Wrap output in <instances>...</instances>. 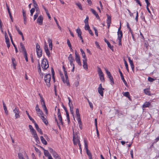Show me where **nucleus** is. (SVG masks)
Here are the masks:
<instances>
[{
    "label": "nucleus",
    "instance_id": "39448f33",
    "mask_svg": "<svg viewBox=\"0 0 159 159\" xmlns=\"http://www.w3.org/2000/svg\"><path fill=\"white\" fill-rule=\"evenodd\" d=\"M75 60L78 64L79 66H81L82 64L80 61V57L79 56V54L77 52L76 50H75Z\"/></svg>",
    "mask_w": 159,
    "mask_h": 159
},
{
    "label": "nucleus",
    "instance_id": "72a5a7b5",
    "mask_svg": "<svg viewBox=\"0 0 159 159\" xmlns=\"http://www.w3.org/2000/svg\"><path fill=\"white\" fill-rule=\"evenodd\" d=\"M68 60L70 61H74V60L73 57L72 56V55L71 54H70L69 55V56H68Z\"/></svg>",
    "mask_w": 159,
    "mask_h": 159
},
{
    "label": "nucleus",
    "instance_id": "ddd939ff",
    "mask_svg": "<svg viewBox=\"0 0 159 159\" xmlns=\"http://www.w3.org/2000/svg\"><path fill=\"white\" fill-rule=\"evenodd\" d=\"M20 46L22 52L23 54L27 53V52L25 47L22 43H20Z\"/></svg>",
    "mask_w": 159,
    "mask_h": 159
},
{
    "label": "nucleus",
    "instance_id": "79ce46f5",
    "mask_svg": "<svg viewBox=\"0 0 159 159\" xmlns=\"http://www.w3.org/2000/svg\"><path fill=\"white\" fill-rule=\"evenodd\" d=\"M86 150V152L87 154L89 156V157H92V155L91 152H90V151H89V149L87 150Z\"/></svg>",
    "mask_w": 159,
    "mask_h": 159
},
{
    "label": "nucleus",
    "instance_id": "8fccbe9b",
    "mask_svg": "<svg viewBox=\"0 0 159 159\" xmlns=\"http://www.w3.org/2000/svg\"><path fill=\"white\" fill-rule=\"evenodd\" d=\"M85 29L86 30H90V27L89 26V24H85Z\"/></svg>",
    "mask_w": 159,
    "mask_h": 159
},
{
    "label": "nucleus",
    "instance_id": "338daca9",
    "mask_svg": "<svg viewBox=\"0 0 159 159\" xmlns=\"http://www.w3.org/2000/svg\"><path fill=\"white\" fill-rule=\"evenodd\" d=\"M130 153L131 156V157L132 159L134 158L133 157V151L132 150H131L130 152Z\"/></svg>",
    "mask_w": 159,
    "mask_h": 159
},
{
    "label": "nucleus",
    "instance_id": "473e14b6",
    "mask_svg": "<svg viewBox=\"0 0 159 159\" xmlns=\"http://www.w3.org/2000/svg\"><path fill=\"white\" fill-rule=\"evenodd\" d=\"M64 74H65V77L66 78V80L65 81V82H66V83L68 85H69V82L68 78L67 72H66V73H65Z\"/></svg>",
    "mask_w": 159,
    "mask_h": 159
},
{
    "label": "nucleus",
    "instance_id": "1a4fd4ad",
    "mask_svg": "<svg viewBox=\"0 0 159 159\" xmlns=\"http://www.w3.org/2000/svg\"><path fill=\"white\" fill-rule=\"evenodd\" d=\"M43 16L42 15H40L37 19V22L39 25H41L43 24Z\"/></svg>",
    "mask_w": 159,
    "mask_h": 159
},
{
    "label": "nucleus",
    "instance_id": "13d9d810",
    "mask_svg": "<svg viewBox=\"0 0 159 159\" xmlns=\"http://www.w3.org/2000/svg\"><path fill=\"white\" fill-rule=\"evenodd\" d=\"M68 98L69 100V103H68V105L69 106V107L71 106V102H72L71 101V99H70V98L68 97Z\"/></svg>",
    "mask_w": 159,
    "mask_h": 159
},
{
    "label": "nucleus",
    "instance_id": "37998d69",
    "mask_svg": "<svg viewBox=\"0 0 159 159\" xmlns=\"http://www.w3.org/2000/svg\"><path fill=\"white\" fill-rule=\"evenodd\" d=\"M60 76L61 77V79H62V80L63 82L64 83H66L65 81V80L64 78V77L63 76V74L62 73L60 72Z\"/></svg>",
    "mask_w": 159,
    "mask_h": 159
},
{
    "label": "nucleus",
    "instance_id": "393cba45",
    "mask_svg": "<svg viewBox=\"0 0 159 159\" xmlns=\"http://www.w3.org/2000/svg\"><path fill=\"white\" fill-rule=\"evenodd\" d=\"M80 51L81 53L82 56L84 58V59H87L85 53L83 50L82 48H80Z\"/></svg>",
    "mask_w": 159,
    "mask_h": 159
},
{
    "label": "nucleus",
    "instance_id": "f257e3e1",
    "mask_svg": "<svg viewBox=\"0 0 159 159\" xmlns=\"http://www.w3.org/2000/svg\"><path fill=\"white\" fill-rule=\"evenodd\" d=\"M51 79V75L50 74H48L44 76V81L46 83L47 86L49 88L50 86V80Z\"/></svg>",
    "mask_w": 159,
    "mask_h": 159
},
{
    "label": "nucleus",
    "instance_id": "dca6fc26",
    "mask_svg": "<svg viewBox=\"0 0 159 159\" xmlns=\"http://www.w3.org/2000/svg\"><path fill=\"white\" fill-rule=\"evenodd\" d=\"M105 42L107 44L108 47L112 51H113V46H111L110 43L105 38L104 39Z\"/></svg>",
    "mask_w": 159,
    "mask_h": 159
},
{
    "label": "nucleus",
    "instance_id": "cd10ccee",
    "mask_svg": "<svg viewBox=\"0 0 159 159\" xmlns=\"http://www.w3.org/2000/svg\"><path fill=\"white\" fill-rule=\"evenodd\" d=\"M78 123L79 124V126L80 127V128L82 129V122L81 121V119H77Z\"/></svg>",
    "mask_w": 159,
    "mask_h": 159
},
{
    "label": "nucleus",
    "instance_id": "69168bd1",
    "mask_svg": "<svg viewBox=\"0 0 159 159\" xmlns=\"http://www.w3.org/2000/svg\"><path fill=\"white\" fill-rule=\"evenodd\" d=\"M29 127L30 129V132L32 131H33L34 130V129L33 128L32 126L31 125H29Z\"/></svg>",
    "mask_w": 159,
    "mask_h": 159
},
{
    "label": "nucleus",
    "instance_id": "c85d7f7f",
    "mask_svg": "<svg viewBox=\"0 0 159 159\" xmlns=\"http://www.w3.org/2000/svg\"><path fill=\"white\" fill-rule=\"evenodd\" d=\"M76 33H77L78 36L81 35L82 32L81 31L80 29L79 28L76 30Z\"/></svg>",
    "mask_w": 159,
    "mask_h": 159
},
{
    "label": "nucleus",
    "instance_id": "412c9836",
    "mask_svg": "<svg viewBox=\"0 0 159 159\" xmlns=\"http://www.w3.org/2000/svg\"><path fill=\"white\" fill-rule=\"evenodd\" d=\"M76 114L77 117V119H80V115L79 113V110L78 108L76 109Z\"/></svg>",
    "mask_w": 159,
    "mask_h": 159
},
{
    "label": "nucleus",
    "instance_id": "052dcab7",
    "mask_svg": "<svg viewBox=\"0 0 159 159\" xmlns=\"http://www.w3.org/2000/svg\"><path fill=\"white\" fill-rule=\"evenodd\" d=\"M45 52L46 54H47V55L48 57H49L50 56V52L49 50H47L45 51Z\"/></svg>",
    "mask_w": 159,
    "mask_h": 159
},
{
    "label": "nucleus",
    "instance_id": "4be33fe9",
    "mask_svg": "<svg viewBox=\"0 0 159 159\" xmlns=\"http://www.w3.org/2000/svg\"><path fill=\"white\" fill-rule=\"evenodd\" d=\"M38 71L40 75H43V73L41 72V68L40 67V64L39 63V61H38Z\"/></svg>",
    "mask_w": 159,
    "mask_h": 159
},
{
    "label": "nucleus",
    "instance_id": "680f3d73",
    "mask_svg": "<svg viewBox=\"0 0 159 159\" xmlns=\"http://www.w3.org/2000/svg\"><path fill=\"white\" fill-rule=\"evenodd\" d=\"M43 121L44 123L45 124H46V125H48V121L45 118V119H44V120H43Z\"/></svg>",
    "mask_w": 159,
    "mask_h": 159
},
{
    "label": "nucleus",
    "instance_id": "6e6d98bb",
    "mask_svg": "<svg viewBox=\"0 0 159 159\" xmlns=\"http://www.w3.org/2000/svg\"><path fill=\"white\" fill-rule=\"evenodd\" d=\"M155 80L154 79L150 77H148V80L150 82H152Z\"/></svg>",
    "mask_w": 159,
    "mask_h": 159
},
{
    "label": "nucleus",
    "instance_id": "a878e982",
    "mask_svg": "<svg viewBox=\"0 0 159 159\" xmlns=\"http://www.w3.org/2000/svg\"><path fill=\"white\" fill-rule=\"evenodd\" d=\"M26 113L28 115V116L29 117L30 120H31L33 123H35V122L34 121V120L30 116L28 112L27 111H26Z\"/></svg>",
    "mask_w": 159,
    "mask_h": 159
},
{
    "label": "nucleus",
    "instance_id": "a19ab883",
    "mask_svg": "<svg viewBox=\"0 0 159 159\" xmlns=\"http://www.w3.org/2000/svg\"><path fill=\"white\" fill-rule=\"evenodd\" d=\"M79 147L80 149V153L82 154V148L81 147V145L80 143V139H77Z\"/></svg>",
    "mask_w": 159,
    "mask_h": 159
},
{
    "label": "nucleus",
    "instance_id": "c9c22d12",
    "mask_svg": "<svg viewBox=\"0 0 159 159\" xmlns=\"http://www.w3.org/2000/svg\"><path fill=\"white\" fill-rule=\"evenodd\" d=\"M5 39L6 40V43H8L10 42L9 41V39L8 37V36L6 32H5Z\"/></svg>",
    "mask_w": 159,
    "mask_h": 159
},
{
    "label": "nucleus",
    "instance_id": "774afa93",
    "mask_svg": "<svg viewBox=\"0 0 159 159\" xmlns=\"http://www.w3.org/2000/svg\"><path fill=\"white\" fill-rule=\"evenodd\" d=\"M67 45H68V47H69V46L70 47V46H71V43H70V41L69 39H67Z\"/></svg>",
    "mask_w": 159,
    "mask_h": 159
},
{
    "label": "nucleus",
    "instance_id": "e433bc0d",
    "mask_svg": "<svg viewBox=\"0 0 159 159\" xmlns=\"http://www.w3.org/2000/svg\"><path fill=\"white\" fill-rule=\"evenodd\" d=\"M150 105V103L149 102H146L143 105V107H147L149 106Z\"/></svg>",
    "mask_w": 159,
    "mask_h": 159
},
{
    "label": "nucleus",
    "instance_id": "4d7b16f0",
    "mask_svg": "<svg viewBox=\"0 0 159 159\" xmlns=\"http://www.w3.org/2000/svg\"><path fill=\"white\" fill-rule=\"evenodd\" d=\"M98 73L99 75L102 74L103 73L101 68L99 67H98Z\"/></svg>",
    "mask_w": 159,
    "mask_h": 159
},
{
    "label": "nucleus",
    "instance_id": "c03bdc74",
    "mask_svg": "<svg viewBox=\"0 0 159 159\" xmlns=\"http://www.w3.org/2000/svg\"><path fill=\"white\" fill-rule=\"evenodd\" d=\"M124 63L126 69L128 72H129V70L128 68V66L127 62L125 60Z\"/></svg>",
    "mask_w": 159,
    "mask_h": 159
},
{
    "label": "nucleus",
    "instance_id": "58836bf2",
    "mask_svg": "<svg viewBox=\"0 0 159 159\" xmlns=\"http://www.w3.org/2000/svg\"><path fill=\"white\" fill-rule=\"evenodd\" d=\"M70 113L71 114H72L73 115L74 114V110H73V108L74 107L73 106L72 104V102H71V106L70 107Z\"/></svg>",
    "mask_w": 159,
    "mask_h": 159
},
{
    "label": "nucleus",
    "instance_id": "4c0bfd02",
    "mask_svg": "<svg viewBox=\"0 0 159 159\" xmlns=\"http://www.w3.org/2000/svg\"><path fill=\"white\" fill-rule=\"evenodd\" d=\"M75 5L78 6V7L80 10L82 11L83 10V9L82 6L80 3H76Z\"/></svg>",
    "mask_w": 159,
    "mask_h": 159
},
{
    "label": "nucleus",
    "instance_id": "bb28decb",
    "mask_svg": "<svg viewBox=\"0 0 159 159\" xmlns=\"http://www.w3.org/2000/svg\"><path fill=\"white\" fill-rule=\"evenodd\" d=\"M48 42L49 43V45L50 48L51 50H52V41L51 39H48Z\"/></svg>",
    "mask_w": 159,
    "mask_h": 159
},
{
    "label": "nucleus",
    "instance_id": "f704fd0d",
    "mask_svg": "<svg viewBox=\"0 0 159 159\" xmlns=\"http://www.w3.org/2000/svg\"><path fill=\"white\" fill-rule=\"evenodd\" d=\"M100 77V79L102 82H104L105 81V79L104 76L103 74H102L99 75Z\"/></svg>",
    "mask_w": 159,
    "mask_h": 159
},
{
    "label": "nucleus",
    "instance_id": "2f4dec72",
    "mask_svg": "<svg viewBox=\"0 0 159 159\" xmlns=\"http://www.w3.org/2000/svg\"><path fill=\"white\" fill-rule=\"evenodd\" d=\"M40 139L44 145H46L47 144V142L46 140L44 139L43 136H41L40 137Z\"/></svg>",
    "mask_w": 159,
    "mask_h": 159
},
{
    "label": "nucleus",
    "instance_id": "7c9ffc66",
    "mask_svg": "<svg viewBox=\"0 0 159 159\" xmlns=\"http://www.w3.org/2000/svg\"><path fill=\"white\" fill-rule=\"evenodd\" d=\"M144 93L147 95H150V92L149 91V89H144Z\"/></svg>",
    "mask_w": 159,
    "mask_h": 159
},
{
    "label": "nucleus",
    "instance_id": "e2e57ef3",
    "mask_svg": "<svg viewBox=\"0 0 159 159\" xmlns=\"http://www.w3.org/2000/svg\"><path fill=\"white\" fill-rule=\"evenodd\" d=\"M43 110L44 111H45V113L46 114H48V109L46 107H43Z\"/></svg>",
    "mask_w": 159,
    "mask_h": 159
},
{
    "label": "nucleus",
    "instance_id": "6e6552de",
    "mask_svg": "<svg viewBox=\"0 0 159 159\" xmlns=\"http://www.w3.org/2000/svg\"><path fill=\"white\" fill-rule=\"evenodd\" d=\"M104 90V89L102 88V84H100L99 85L98 91V92L99 93V94L102 97H103V91Z\"/></svg>",
    "mask_w": 159,
    "mask_h": 159
},
{
    "label": "nucleus",
    "instance_id": "6ab92c4d",
    "mask_svg": "<svg viewBox=\"0 0 159 159\" xmlns=\"http://www.w3.org/2000/svg\"><path fill=\"white\" fill-rule=\"evenodd\" d=\"M95 124L96 128V130L97 132V135L98 137H99V133L98 132V129L97 128V119H95Z\"/></svg>",
    "mask_w": 159,
    "mask_h": 159
},
{
    "label": "nucleus",
    "instance_id": "4468645a",
    "mask_svg": "<svg viewBox=\"0 0 159 159\" xmlns=\"http://www.w3.org/2000/svg\"><path fill=\"white\" fill-rule=\"evenodd\" d=\"M34 124L37 130L41 134H43V132L41 129L40 128H39L38 124L35 122V123H34Z\"/></svg>",
    "mask_w": 159,
    "mask_h": 159
},
{
    "label": "nucleus",
    "instance_id": "7ed1b4c3",
    "mask_svg": "<svg viewBox=\"0 0 159 159\" xmlns=\"http://www.w3.org/2000/svg\"><path fill=\"white\" fill-rule=\"evenodd\" d=\"M105 71L108 78L110 80L111 84H114V80L110 72L107 69H105Z\"/></svg>",
    "mask_w": 159,
    "mask_h": 159
},
{
    "label": "nucleus",
    "instance_id": "0eeeda50",
    "mask_svg": "<svg viewBox=\"0 0 159 159\" xmlns=\"http://www.w3.org/2000/svg\"><path fill=\"white\" fill-rule=\"evenodd\" d=\"M35 110L37 112V114L39 116H42L43 114V111L39 108V105L38 104H37L35 107Z\"/></svg>",
    "mask_w": 159,
    "mask_h": 159
},
{
    "label": "nucleus",
    "instance_id": "f3484780",
    "mask_svg": "<svg viewBox=\"0 0 159 159\" xmlns=\"http://www.w3.org/2000/svg\"><path fill=\"white\" fill-rule=\"evenodd\" d=\"M90 11L92 12L95 16L96 17L98 18H99V16L95 11L92 8L90 9Z\"/></svg>",
    "mask_w": 159,
    "mask_h": 159
},
{
    "label": "nucleus",
    "instance_id": "de8ad7c7",
    "mask_svg": "<svg viewBox=\"0 0 159 159\" xmlns=\"http://www.w3.org/2000/svg\"><path fill=\"white\" fill-rule=\"evenodd\" d=\"M84 143L85 148L86 150L89 149L87 141L85 139L84 140Z\"/></svg>",
    "mask_w": 159,
    "mask_h": 159
},
{
    "label": "nucleus",
    "instance_id": "423d86ee",
    "mask_svg": "<svg viewBox=\"0 0 159 159\" xmlns=\"http://www.w3.org/2000/svg\"><path fill=\"white\" fill-rule=\"evenodd\" d=\"M73 141L74 144L75 145H76L77 142L76 141H75V139L76 140H77L78 139H80V138L78 137V133L77 132H76L75 134L74 133V131L73 129Z\"/></svg>",
    "mask_w": 159,
    "mask_h": 159
},
{
    "label": "nucleus",
    "instance_id": "b1692460",
    "mask_svg": "<svg viewBox=\"0 0 159 159\" xmlns=\"http://www.w3.org/2000/svg\"><path fill=\"white\" fill-rule=\"evenodd\" d=\"M117 35H118V38H120L122 39L123 36L122 32V31H118L117 32Z\"/></svg>",
    "mask_w": 159,
    "mask_h": 159
},
{
    "label": "nucleus",
    "instance_id": "bf43d9fd",
    "mask_svg": "<svg viewBox=\"0 0 159 159\" xmlns=\"http://www.w3.org/2000/svg\"><path fill=\"white\" fill-rule=\"evenodd\" d=\"M24 55V56L25 57V60L26 61H28V59L27 57V53H25L24 54H23Z\"/></svg>",
    "mask_w": 159,
    "mask_h": 159
},
{
    "label": "nucleus",
    "instance_id": "9b49d317",
    "mask_svg": "<svg viewBox=\"0 0 159 159\" xmlns=\"http://www.w3.org/2000/svg\"><path fill=\"white\" fill-rule=\"evenodd\" d=\"M58 117L59 120L60 121V122L61 123L62 125H63V122L62 120V117L61 116V112L60 111V109L59 108L58 110L57 113Z\"/></svg>",
    "mask_w": 159,
    "mask_h": 159
},
{
    "label": "nucleus",
    "instance_id": "9d476101",
    "mask_svg": "<svg viewBox=\"0 0 159 159\" xmlns=\"http://www.w3.org/2000/svg\"><path fill=\"white\" fill-rule=\"evenodd\" d=\"M107 28H109L110 26L111 22V17L108 14H107Z\"/></svg>",
    "mask_w": 159,
    "mask_h": 159
},
{
    "label": "nucleus",
    "instance_id": "f8f14e48",
    "mask_svg": "<svg viewBox=\"0 0 159 159\" xmlns=\"http://www.w3.org/2000/svg\"><path fill=\"white\" fill-rule=\"evenodd\" d=\"M119 73L120 74V77L121 78V80H122L123 82L124 83V84L125 85V86L126 87H127L128 85H127V82H126V81L125 80V79L124 78V76H123V74L122 73V72L121 71H120V69H119Z\"/></svg>",
    "mask_w": 159,
    "mask_h": 159
},
{
    "label": "nucleus",
    "instance_id": "0e129e2a",
    "mask_svg": "<svg viewBox=\"0 0 159 159\" xmlns=\"http://www.w3.org/2000/svg\"><path fill=\"white\" fill-rule=\"evenodd\" d=\"M43 110L44 111H45V113L46 114H48V109L46 107H43Z\"/></svg>",
    "mask_w": 159,
    "mask_h": 159
},
{
    "label": "nucleus",
    "instance_id": "a211bd4d",
    "mask_svg": "<svg viewBox=\"0 0 159 159\" xmlns=\"http://www.w3.org/2000/svg\"><path fill=\"white\" fill-rule=\"evenodd\" d=\"M11 60L12 63V65L13 66L14 68L15 69H16V60L14 58L12 57L11 58Z\"/></svg>",
    "mask_w": 159,
    "mask_h": 159
},
{
    "label": "nucleus",
    "instance_id": "c756f323",
    "mask_svg": "<svg viewBox=\"0 0 159 159\" xmlns=\"http://www.w3.org/2000/svg\"><path fill=\"white\" fill-rule=\"evenodd\" d=\"M42 50L40 48L39 45L38 43H37L36 46V50L37 53H38V51Z\"/></svg>",
    "mask_w": 159,
    "mask_h": 159
},
{
    "label": "nucleus",
    "instance_id": "49530a36",
    "mask_svg": "<svg viewBox=\"0 0 159 159\" xmlns=\"http://www.w3.org/2000/svg\"><path fill=\"white\" fill-rule=\"evenodd\" d=\"M56 23V24L57 25V26H58V27L59 29H60V30H61V27L60 26V25H59V24H58V23L57 21V19H56V18H55V17H54V18Z\"/></svg>",
    "mask_w": 159,
    "mask_h": 159
},
{
    "label": "nucleus",
    "instance_id": "3c124183",
    "mask_svg": "<svg viewBox=\"0 0 159 159\" xmlns=\"http://www.w3.org/2000/svg\"><path fill=\"white\" fill-rule=\"evenodd\" d=\"M88 20L89 17L88 16H87L86 18L84 21V22L85 23V24H88Z\"/></svg>",
    "mask_w": 159,
    "mask_h": 159
},
{
    "label": "nucleus",
    "instance_id": "20e7f679",
    "mask_svg": "<svg viewBox=\"0 0 159 159\" xmlns=\"http://www.w3.org/2000/svg\"><path fill=\"white\" fill-rule=\"evenodd\" d=\"M13 112L15 114V119H16L20 117V111L18 108L16 107L14 109H13Z\"/></svg>",
    "mask_w": 159,
    "mask_h": 159
},
{
    "label": "nucleus",
    "instance_id": "ea45409f",
    "mask_svg": "<svg viewBox=\"0 0 159 159\" xmlns=\"http://www.w3.org/2000/svg\"><path fill=\"white\" fill-rule=\"evenodd\" d=\"M37 55L39 58L41 57L42 55V50L38 51V53H37Z\"/></svg>",
    "mask_w": 159,
    "mask_h": 159
},
{
    "label": "nucleus",
    "instance_id": "aec40b11",
    "mask_svg": "<svg viewBox=\"0 0 159 159\" xmlns=\"http://www.w3.org/2000/svg\"><path fill=\"white\" fill-rule=\"evenodd\" d=\"M2 103H3V105L4 109L5 111V112L6 114V115H7L8 114V112L6 104H5L4 102V101H2Z\"/></svg>",
    "mask_w": 159,
    "mask_h": 159
},
{
    "label": "nucleus",
    "instance_id": "a18cd8bd",
    "mask_svg": "<svg viewBox=\"0 0 159 159\" xmlns=\"http://www.w3.org/2000/svg\"><path fill=\"white\" fill-rule=\"evenodd\" d=\"M44 153L45 156L46 157L48 156V155L50 154H49L48 151L46 150H44Z\"/></svg>",
    "mask_w": 159,
    "mask_h": 159
},
{
    "label": "nucleus",
    "instance_id": "2eb2a0df",
    "mask_svg": "<svg viewBox=\"0 0 159 159\" xmlns=\"http://www.w3.org/2000/svg\"><path fill=\"white\" fill-rule=\"evenodd\" d=\"M87 61V59H84L83 60V67L85 69H87L88 68Z\"/></svg>",
    "mask_w": 159,
    "mask_h": 159
},
{
    "label": "nucleus",
    "instance_id": "09e8293b",
    "mask_svg": "<svg viewBox=\"0 0 159 159\" xmlns=\"http://www.w3.org/2000/svg\"><path fill=\"white\" fill-rule=\"evenodd\" d=\"M35 10V9L33 8H32L30 10V15L31 16H32Z\"/></svg>",
    "mask_w": 159,
    "mask_h": 159
},
{
    "label": "nucleus",
    "instance_id": "603ef678",
    "mask_svg": "<svg viewBox=\"0 0 159 159\" xmlns=\"http://www.w3.org/2000/svg\"><path fill=\"white\" fill-rule=\"evenodd\" d=\"M22 13H23V16L24 18H27L26 17V15L25 12V11L23 9L22 10Z\"/></svg>",
    "mask_w": 159,
    "mask_h": 159
},
{
    "label": "nucleus",
    "instance_id": "864d4df0",
    "mask_svg": "<svg viewBox=\"0 0 159 159\" xmlns=\"http://www.w3.org/2000/svg\"><path fill=\"white\" fill-rule=\"evenodd\" d=\"M18 156L19 159H22L23 158V155L20 153H18Z\"/></svg>",
    "mask_w": 159,
    "mask_h": 159
},
{
    "label": "nucleus",
    "instance_id": "5701e85b",
    "mask_svg": "<svg viewBox=\"0 0 159 159\" xmlns=\"http://www.w3.org/2000/svg\"><path fill=\"white\" fill-rule=\"evenodd\" d=\"M123 94L124 96L127 97L129 99V100H130V94L129 92L123 93Z\"/></svg>",
    "mask_w": 159,
    "mask_h": 159
},
{
    "label": "nucleus",
    "instance_id": "5fc2aeb1",
    "mask_svg": "<svg viewBox=\"0 0 159 159\" xmlns=\"http://www.w3.org/2000/svg\"><path fill=\"white\" fill-rule=\"evenodd\" d=\"M52 155L53 156V157L55 158L56 157H57V156H58L59 155L55 151H54L52 153Z\"/></svg>",
    "mask_w": 159,
    "mask_h": 159
},
{
    "label": "nucleus",
    "instance_id": "f03ea898",
    "mask_svg": "<svg viewBox=\"0 0 159 159\" xmlns=\"http://www.w3.org/2000/svg\"><path fill=\"white\" fill-rule=\"evenodd\" d=\"M41 66L43 70H46L49 67V64L47 60L44 58L41 63Z\"/></svg>",
    "mask_w": 159,
    "mask_h": 159
}]
</instances>
